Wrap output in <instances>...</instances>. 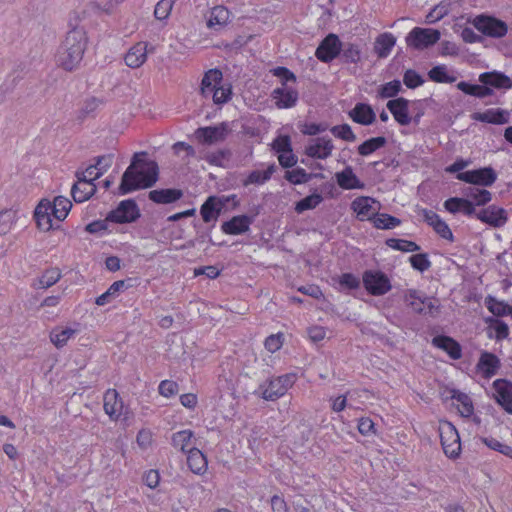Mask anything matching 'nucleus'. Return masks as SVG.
<instances>
[{"label":"nucleus","mask_w":512,"mask_h":512,"mask_svg":"<svg viewBox=\"0 0 512 512\" xmlns=\"http://www.w3.org/2000/svg\"><path fill=\"white\" fill-rule=\"evenodd\" d=\"M80 332V325L75 323L73 326L59 325L54 327L49 334L51 343L61 349Z\"/></svg>","instance_id":"obj_17"},{"label":"nucleus","mask_w":512,"mask_h":512,"mask_svg":"<svg viewBox=\"0 0 512 512\" xmlns=\"http://www.w3.org/2000/svg\"><path fill=\"white\" fill-rule=\"evenodd\" d=\"M500 367L498 357L489 352H483L477 363V371L485 378L494 376Z\"/></svg>","instance_id":"obj_27"},{"label":"nucleus","mask_w":512,"mask_h":512,"mask_svg":"<svg viewBox=\"0 0 512 512\" xmlns=\"http://www.w3.org/2000/svg\"><path fill=\"white\" fill-rule=\"evenodd\" d=\"M363 285L367 292L373 296H382L392 288L389 278L384 273L372 270L363 274Z\"/></svg>","instance_id":"obj_9"},{"label":"nucleus","mask_w":512,"mask_h":512,"mask_svg":"<svg viewBox=\"0 0 512 512\" xmlns=\"http://www.w3.org/2000/svg\"><path fill=\"white\" fill-rule=\"evenodd\" d=\"M477 219L494 228L502 227L508 220L507 211L496 205H490L478 212L475 211Z\"/></svg>","instance_id":"obj_14"},{"label":"nucleus","mask_w":512,"mask_h":512,"mask_svg":"<svg viewBox=\"0 0 512 512\" xmlns=\"http://www.w3.org/2000/svg\"><path fill=\"white\" fill-rule=\"evenodd\" d=\"M53 217L57 222L63 221L71 210V201L64 196H57L51 201Z\"/></svg>","instance_id":"obj_41"},{"label":"nucleus","mask_w":512,"mask_h":512,"mask_svg":"<svg viewBox=\"0 0 512 512\" xmlns=\"http://www.w3.org/2000/svg\"><path fill=\"white\" fill-rule=\"evenodd\" d=\"M409 101L405 98H397L387 103V108L400 125H409L411 117L408 112Z\"/></svg>","instance_id":"obj_26"},{"label":"nucleus","mask_w":512,"mask_h":512,"mask_svg":"<svg viewBox=\"0 0 512 512\" xmlns=\"http://www.w3.org/2000/svg\"><path fill=\"white\" fill-rule=\"evenodd\" d=\"M295 375L286 374L271 379L262 386V397L265 400L274 401L283 396L293 385Z\"/></svg>","instance_id":"obj_8"},{"label":"nucleus","mask_w":512,"mask_h":512,"mask_svg":"<svg viewBox=\"0 0 512 512\" xmlns=\"http://www.w3.org/2000/svg\"><path fill=\"white\" fill-rule=\"evenodd\" d=\"M457 179L476 186H490L496 180V174L492 168H482L460 172Z\"/></svg>","instance_id":"obj_12"},{"label":"nucleus","mask_w":512,"mask_h":512,"mask_svg":"<svg viewBox=\"0 0 512 512\" xmlns=\"http://www.w3.org/2000/svg\"><path fill=\"white\" fill-rule=\"evenodd\" d=\"M432 344L445 351L452 359L457 360L462 356L461 346L453 338L448 336H436L432 339Z\"/></svg>","instance_id":"obj_29"},{"label":"nucleus","mask_w":512,"mask_h":512,"mask_svg":"<svg viewBox=\"0 0 512 512\" xmlns=\"http://www.w3.org/2000/svg\"><path fill=\"white\" fill-rule=\"evenodd\" d=\"M223 74L219 69H210L207 71L201 81L200 92L204 98H210V94L222 87Z\"/></svg>","instance_id":"obj_21"},{"label":"nucleus","mask_w":512,"mask_h":512,"mask_svg":"<svg viewBox=\"0 0 512 512\" xmlns=\"http://www.w3.org/2000/svg\"><path fill=\"white\" fill-rule=\"evenodd\" d=\"M396 44V37L391 33L380 34L374 43V51L380 58L387 57Z\"/></svg>","instance_id":"obj_39"},{"label":"nucleus","mask_w":512,"mask_h":512,"mask_svg":"<svg viewBox=\"0 0 512 512\" xmlns=\"http://www.w3.org/2000/svg\"><path fill=\"white\" fill-rule=\"evenodd\" d=\"M429 77L431 80L438 83H453L456 81V77L449 73L445 65L433 67L429 71Z\"/></svg>","instance_id":"obj_45"},{"label":"nucleus","mask_w":512,"mask_h":512,"mask_svg":"<svg viewBox=\"0 0 512 512\" xmlns=\"http://www.w3.org/2000/svg\"><path fill=\"white\" fill-rule=\"evenodd\" d=\"M465 195L471 199L470 201L473 205H485L486 203L491 201V193L484 189L478 187H468L464 191Z\"/></svg>","instance_id":"obj_44"},{"label":"nucleus","mask_w":512,"mask_h":512,"mask_svg":"<svg viewBox=\"0 0 512 512\" xmlns=\"http://www.w3.org/2000/svg\"><path fill=\"white\" fill-rule=\"evenodd\" d=\"M34 217L37 227L43 231L48 232L56 227L53 217V209L49 199H42L35 208Z\"/></svg>","instance_id":"obj_13"},{"label":"nucleus","mask_w":512,"mask_h":512,"mask_svg":"<svg viewBox=\"0 0 512 512\" xmlns=\"http://www.w3.org/2000/svg\"><path fill=\"white\" fill-rule=\"evenodd\" d=\"M175 0H160L154 9V16L159 21L167 20L171 14Z\"/></svg>","instance_id":"obj_53"},{"label":"nucleus","mask_w":512,"mask_h":512,"mask_svg":"<svg viewBox=\"0 0 512 512\" xmlns=\"http://www.w3.org/2000/svg\"><path fill=\"white\" fill-rule=\"evenodd\" d=\"M187 464L190 470L198 475L206 473L208 462L206 456L197 448L187 453Z\"/></svg>","instance_id":"obj_36"},{"label":"nucleus","mask_w":512,"mask_h":512,"mask_svg":"<svg viewBox=\"0 0 512 512\" xmlns=\"http://www.w3.org/2000/svg\"><path fill=\"white\" fill-rule=\"evenodd\" d=\"M322 200L323 198L320 194L309 195L296 203L295 211L297 213H302L306 210L314 209L322 202Z\"/></svg>","instance_id":"obj_52"},{"label":"nucleus","mask_w":512,"mask_h":512,"mask_svg":"<svg viewBox=\"0 0 512 512\" xmlns=\"http://www.w3.org/2000/svg\"><path fill=\"white\" fill-rule=\"evenodd\" d=\"M334 145L331 139L318 137L311 140L305 148V154L315 159H326L331 156Z\"/></svg>","instance_id":"obj_19"},{"label":"nucleus","mask_w":512,"mask_h":512,"mask_svg":"<svg viewBox=\"0 0 512 512\" xmlns=\"http://www.w3.org/2000/svg\"><path fill=\"white\" fill-rule=\"evenodd\" d=\"M252 217L246 215L234 216L221 226L222 231L229 235H239L247 232L252 224Z\"/></svg>","instance_id":"obj_24"},{"label":"nucleus","mask_w":512,"mask_h":512,"mask_svg":"<svg viewBox=\"0 0 512 512\" xmlns=\"http://www.w3.org/2000/svg\"><path fill=\"white\" fill-rule=\"evenodd\" d=\"M386 144V139L382 136L366 140L358 147V152L362 156L370 155Z\"/></svg>","instance_id":"obj_47"},{"label":"nucleus","mask_w":512,"mask_h":512,"mask_svg":"<svg viewBox=\"0 0 512 512\" xmlns=\"http://www.w3.org/2000/svg\"><path fill=\"white\" fill-rule=\"evenodd\" d=\"M140 217V210L132 199L123 200L119 205L108 213V220L113 223H132Z\"/></svg>","instance_id":"obj_10"},{"label":"nucleus","mask_w":512,"mask_h":512,"mask_svg":"<svg viewBox=\"0 0 512 512\" xmlns=\"http://www.w3.org/2000/svg\"><path fill=\"white\" fill-rule=\"evenodd\" d=\"M335 178L339 187L345 190L363 189L365 186L355 175L351 167H346L344 170L337 172Z\"/></svg>","instance_id":"obj_30"},{"label":"nucleus","mask_w":512,"mask_h":512,"mask_svg":"<svg viewBox=\"0 0 512 512\" xmlns=\"http://www.w3.org/2000/svg\"><path fill=\"white\" fill-rule=\"evenodd\" d=\"M421 214L424 220L433 227L435 232L442 238L453 241V234L449 226L435 212L423 209Z\"/></svg>","instance_id":"obj_23"},{"label":"nucleus","mask_w":512,"mask_h":512,"mask_svg":"<svg viewBox=\"0 0 512 512\" xmlns=\"http://www.w3.org/2000/svg\"><path fill=\"white\" fill-rule=\"evenodd\" d=\"M482 442L489 448L499 451L500 453L504 454L505 456L512 458V447L511 446L503 444L494 438H482Z\"/></svg>","instance_id":"obj_58"},{"label":"nucleus","mask_w":512,"mask_h":512,"mask_svg":"<svg viewBox=\"0 0 512 512\" xmlns=\"http://www.w3.org/2000/svg\"><path fill=\"white\" fill-rule=\"evenodd\" d=\"M338 282L343 289H357L360 285L359 279L351 273L339 276Z\"/></svg>","instance_id":"obj_63"},{"label":"nucleus","mask_w":512,"mask_h":512,"mask_svg":"<svg viewBox=\"0 0 512 512\" xmlns=\"http://www.w3.org/2000/svg\"><path fill=\"white\" fill-rule=\"evenodd\" d=\"M276 166L274 164L267 167L265 170H255L252 171L247 178L244 180L243 184L248 186L250 184L261 185L268 181L272 174L275 172Z\"/></svg>","instance_id":"obj_43"},{"label":"nucleus","mask_w":512,"mask_h":512,"mask_svg":"<svg viewBox=\"0 0 512 512\" xmlns=\"http://www.w3.org/2000/svg\"><path fill=\"white\" fill-rule=\"evenodd\" d=\"M486 306L488 310L496 316L511 315L512 306L503 301H499L493 297L486 298Z\"/></svg>","instance_id":"obj_46"},{"label":"nucleus","mask_w":512,"mask_h":512,"mask_svg":"<svg viewBox=\"0 0 512 512\" xmlns=\"http://www.w3.org/2000/svg\"><path fill=\"white\" fill-rule=\"evenodd\" d=\"M493 387L497 402L512 414V383L499 379L494 382Z\"/></svg>","instance_id":"obj_22"},{"label":"nucleus","mask_w":512,"mask_h":512,"mask_svg":"<svg viewBox=\"0 0 512 512\" xmlns=\"http://www.w3.org/2000/svg\"><path fill=\"white\" fill-rule=\"evenodd\" d=\"M441 34L437 29L431 28H413L406 36V44L415 50H424L440 40Z\"/></svg>","instance_id":"obj_4"},{"label":"nucleus","mask_w":512,"mask_h":512,"mask_svg":"<svg viewBox=\"0 0 512 512\" xmlns=\"http://www.w3.org/2000/svg\"><path fill=\"white\" fill-rule=\"evenodd\" d=\"M409 262L411 266L419 272H425L431 267V262L426 253H418L410 256Z\"/></svg>","instance_id":"obj_56"},{"label":"nucleus","mask_w":512,"mask_h":512,"mask_svg":"<svg viewBox=\"0 0 512 512\" xmlns=\"http://www.w3.org/2000/svg\"><path fill=\"white\" fill-rule=\"evenodd\" d=\"M403 298L408 307L419 314H434L437 312L438 306L432 298L426 297L421 292L409 289L403 294Z\"/></svg>","instance_id":"obj_6"},{"label":"nucleus","mask_w":512,"mask_h":512,"mask_svg":"<svg viewBox=\"0 0 512 512\" xmlns=\"http://www.w3.org/2000/svg\"><path fill=\"white\" fill-rule=\"evenodd\" d=\"M452 3L449 0H444L434 6L430 12L426 15L425 22L427 24H434L441 19H443L446 15H448L451 11Z\"/></svg>","instance_id":"obj_42"},{"label":"nucleus","mask_w":512,"mask_h":512,"mask_svg":"<svg viewBox=\"0 0 512 512\" xmlns=\"http://www.w3.org/2000/svg\"><path fill=\"white\" fill-rule=\"evenodd\" d=\"M438 430L444 453L450 458L458 457L461 451V442L455 426L447 420H440Z\"/></svg>","instance_id":"obj_3"},{"label":"nucleus","mask_w":512,"mask_h":512,"mask_svg":"<svg viewBox=\"0 0 512 512\" xmlns=\"http://www.w3.org/2000/svg\"><path fill=\"white\" fill-rule=\"evenodd\" d=\"M230 158L229 150H216L204 155V159L213 166L225 167Z\"/></svg>","instance_id":"obj_48"},{"label":"nucleus","mask_w":512,"mask_h":512,"mask_svg":"<svg viewBox=\"0 0 512 512\" xmlns=\"http://www.w3.org/2000/svg\"><path fill=\"white\" fill-rule=\"evenodd\" d=\"M232 132L230 123L221 122L215 126H206L196 129L195 138L204 145H214L226 140Z\"/></svg>","instance_id":"obj_5"},{"label":"nucleus","mask_w":512,"mask_h":512,"mask_svg":"<svg viewBox=\"0 0 512 512\" xmlns=\"http://www.w3.org/2000/svg\"><path fill=\"white\" fill-rule=\"evenodd\" d=\"M232 97V86L229 83H225L222 87L215 90L214 93L210 94V98L214 104L222 105L227 103Z\"/></svg>","instance_id":"obj_54"},{"label":"nucleus","mask_w":512,"mask_h":512,"mask_svg":"<svg viewBox=\"0 0 512 512\" xmlns=\"http://www.w3.org/2000/svg\"><path fill=\"white\" fill-rule=\"evenodd\" d=\"M343 55L348 61L356 63L361 58V49L356 44L348 43L344 48Z\"/></svg>","instance_id":"obj_64"},{"label":"nucleus","mask_w":512,"mask_h":512,"mask_svg":"<svg viewBox=\"0 0 512 512\" xmlns=\"http://www.w3.org/2000/svg\"><path fill=\"white\" fill-rule=\"evenodd\" d=\"M88 43L87 33L82 27L67 32L56 54V63L66 71L76 69L83 59Z\"/></svg>","instance_id":"obj_2"},{"label":"nucleus","mask_w":512,"mask_h":512,"mask_svg":"<svg viewBox=\"0 0 512 512\" xmlns=\"http://www.w3.org/2000/svg\"><path fill=\"white\" fill-rule=\"evenodd\" d=\"M103 408L111 420H117L123 414L124 404L115 389H109L104 394Z\"/></svg>","instance_id":"obj_20"},{"label":"nucleus","mask_w":512,"mask_h":512,"mask_svg":"<svg viewBox=\"0 0 512 512\" xmlns=\"http://www.w3.org/2000/svg\"><path fill=\"white\" fill-rule=\"evenodd\" d=\"M135 154L133 161L122 175L119 193L122 195L132 191L153 186L158 180V165L154 161H146Z\"/></svg>","instance_id":"obj_1"},{"label":"nucleus","mask_w":512,"mask_h":512,"mask_svg":"<svg viewBox=\"0 0 512 512\" xmlns=\"http://www.w3.org/2000/svg\"><path fill=\"white\" fill-rule=\"evenodd\" d=\"M451 399L455 401L453 405L462 417H470L473 414V402L467 394L459 390H451Z\"/></svg>","instance_id":"obj_35"},{"label":"nucleus","mask_w":512,"mask_h":512,"mask_svg":"<svg viewBox=\"0 0 512 512\" xmlns=\"http://www.w3.org/2000/svg\"><path fill=\"white\" fill-rule=\"evenodd\" d=\"M479 81L488 87L495 89H510L512 87V80L503 73L492 71L485 72L479 75Z\"/></svg>","instance_id":"obj_25"},{"label":"nucleus","mask_w":512,"mask_h":512,"mask_svg":"<svg viewBox=\"0 0 512 512\" xmlns=\"http://www.w3.org/2000/svg\"><path fill=\"white\" fill-rule=\"evenodd\" d=\"M401 89V83L398 80H394L382 85L379 89V97L391 98L394 97Z\"/></svg>","instance_id":"obj_60"},{"label":"nucleus","mask_w":512,"mask_h":512,"mask_svg":"<svg viewBox=\"0 0 512 512\" xmlns=\"http://www.w3.org/2000/svg\"><path fill=\"white\" fill-rule=\"evenodd\" d=\"M331 132L335 137L341 138L345 141L352 142L356 139L355 134L348 124L334 126L331 129Z\"/></svg>","instance_id":"obj_61"},{"label":"nucleus","mask_w":512,"mask_h":512,"mask_svg":"<svg viewBox=\"0 0 512 512\" xmlns=\"http://www.w3.org/2000/svg\"><path fill=\"white\" fill-rule=\"evenodd\" d=\"M474 27L486 36L502 38L508 32L507 24L495 17L480 15L473 20Z\"/></svg>","instance_id":"obj_7"},{"label":"nucleus","mask_w":512,"mask_h":512,"mask_svg":"<svg viewBox=\"0 0 512 512\" xmlns=\"http://www.w3.org/2000/svg\"><path fill=\"white\" fill-rule=\"evenodd\" d=\"M172 445L183 453L195 449L194 434L191 430H181L172 435Z\"/></svg>","instance_id":"obj_33"},{"label":"nucleus","mask_w":512,"mask_h":512,"mask_svg":"<svg viewBox=\"0 0 512 512\" xmlns=\"http://www.w3.org/2000/svg\"><path fill=\"white\" fill-rule=\"evenodd\" d=\"M16 218L17 212L13 209L0 211V236L7 234L11 230Z\"/></svg>","instance_id":"obj_49"},{"label":"nucleus","mask_w":512,"mask_h":512,"mask_svg":"<svg viewBox=\"0 0 512 512\" xmlns=\"http://www.w3.org/2000/svg\"><path fill=\"white\" fill-rule=\"evenodd\" d=\"M285 178L292 184H301L307 182L310 179V176L303 168H296L291 171H287Z\"/></svg>","instance_id":"obj_59"},{"label":"nucleus","mask_w":512,"mask_h":512,"mask_svg":"<svg viewBox=\"0 0 512 512\" xmlns=\"http://www.w3.org/2000/svg\"><path fill=\"white\" fill-rule=\"evenodd\" d=\"M182 191L178 189H160L149 192V199L155 203L168 204L179 200Z\"/></svg>","instance_id":"obj_40"},{"label":"nucleus","mask_w":512,"mask_h":512,"mask_svg":"<svg viewBox=\"0 0 512 512\" xmlns=\"http://www.w3.org/2000/svg\"><path fill=\"white\" fill-rule=\"evenodd\" d=\"M95 192V183L82 179H77V182L71 188L72 197L74 201L78 203L87 201L95 194Z\"/></svg>","instance_id":"obj_31"},{"label":"nucleus","mask_w":512,"mask_h":512,"mask_svg":"<svg viewBox=\"0 0 512 512\" xmlns=\"http://www.w3.org/2000/svg\"><path fill=\"white\" fill-rule=\"evenodd\" d=\"M271 97L278 109H288L296 105L298 92L296 89L282 83L281 87L275 88L272 91Z\"/></svg>","instance_id":"obj_15"},{"label":"nucleus","mask_w":512,"mask_h":512,"mask_svg":"<svg viewBox=\"0 0 512 512\" xmlns=\"http://www.w3.org/2000/svg\"><path fill=\"white\" fill-rule=\"evenodd\" d=\"M154 442L153 433L151 430L143 428L136 436V443L142 451H146L152 447Z\"/></svg>","instance_id":"obj_57"},{"label":"nucleus","mask_w":512,"mask_h":512,"mask_svg":"<svg viewBox=\"0 0 512 512\" xmlns=\"http://www.w3.org/2000/svg\"><path fill=\"white\" fill-rule=\"evenodd\" d=\"M229 20L230 11L222 5L215 6L209 13L207 26L211 29L219 30L226 26Z\"/></svg>","instance_id":"obj_32"},{"label":"nucleus","mask_w":512,"mask_h":512,"mask_svg":"<svg viewBox=\"0 0 512 512\" xmlns=\"http://www.w3.org/2000/svg\"><path fill=\"white\" fill-rule=\"evenodd\" d=\"M386 244L390 248L403 252H415L420 249V247L415 242L404 239L391 238L386 241Z\"/></svg>","instance_id":"obj_55"},{"label":"nucleus","mask_w":512,"mask_h":512,"mask_svg":"<svg viewBox=\"0 0 512 512\" xmlns=\"http://www.w3.org/2000/svg\"><path fill=\"white\" fill-rule=\"evenodd\" d=\"M152 51L153 48L151 47V49H149V44L147 42H138L125 54V63L132 69L139 68L146 62L148 52Z\"/></svg>","instance_id":"obj_18"},{"label":"nucleus","mask_w":512,"mask_h":512,"mask_svg":"<svg viewBox=\"0 0 512 512\" xmlns=\"http://www.w3.org/2000/svg\"><path fill=\"white\" fill-rule=\"evenodd\" d=\"M472 119L490 124H506L509 122V112L503 109H488L484 112H475Z\"/></svg>","instance_id":"obj_28"},{"label":"nucleus","mask_w":512,"mask_h":512,"mask_svg":"<svg viewBox=\"0 0 512 512\" xmlns=\"http://www.w3.org/2000/svg\"><path fill=\"white\" fill-rule=\"evenodd\" d=\"M444 207L453 214L457 212H462L469 216L475 214V207L469 199L458 197L450 198L445 201Z\"/></svg>","instance_id":"obj_38"},{"label":"nucleus","mask_w":512,"mask_h":512,"mask_svg":"<svg viewBox=\"0 0 512 512\" xmlns=\"http://www.w3.org/2000/svg\"><path fill=\"white\" fill-rule=\"evenodd\" d=\"M349 116L354 122L362 125H370L376 118L371 106L364 103L356 104V106L349 112Z\"/></svg>","instance_id":"obj_34"},{"label":"nucleus","mask_w":512,"mask_h":512,"mask_svg":"<svg viewBox=\"0 0 512 512\" xmlns=\"http://www.w3.org/2000/svg\"><path fill=\"white\" fill-rule=\"evenodd\" d=\"M224 206V202L220 199L211 196L201 207V215L204 222H211L217 220L219 213Z\"/></svg>","instance_id":"obj_37"},{"label":"nucleus","mask_w":512,"mask_h":512,"mask_svg":"<svg viewBox=\"0 0 512 512\" xmlns=\"http://www.w3.org/2000/svg\"><path fill=\"white\" fill-rule=\"evenodd\" d=\"M341 50V42L337 35L329 34L316 49L315 55L322 62H330Z\"/></svg>","instance_id":"obj_16"},{"label":"nucleus","mask_w":512,"mask_h":512,"mask_svg":"<svg viewBox=\"0 0 512 512\" xmlns=\"http://www.w3.org/2000/svg\"><path fill=\"white\" fill-rule=\"evenodd\" d=\"M351 209L360 221L372 220L381 209V205L375 199L368 196H360L351 203Z\"/></svg>","instance_id":"obj_11"},{"label":"nucleus","mask_w":512,"mask_h":512,"mask_svg":"<svg viewBox=\"0 0 512 512\" xmlns=\"http://www.w3.org/2000/svg\"><path fill=\"white\" fill-rule=\"evenodd\" d=\"M61 278V272L57 268L46 270L38 280L39 288L47 289L56 284Z\"/></svg>","instance_id":"obj_51"},{"label":"nucleus","mask_w":512,"mask_h":512,"mask_svg":"<svg viewBox=\"0 0 512 512\" xmlns=\"http://www.w3.org/2000/svg\"><path fill=\"white\" fill-rule=\"evenodd\" d=\"M283 342H284L283 334L277 333V334H272V335L268 336L265 340L264 345H265V348L269 352L275 353L281 349V347L283 346Z\"/></svg>","instance_id":"obj_62"},{"label":"nucleus","mask_w":512,"mask_h":512,"mask_svg":"<svg viewBox=\"0 0 512 512\" xmlns=\"http://www.w3.org/2000/svg\"><path fill=\"white\" fill-rule=\"evenodd\" d=\"M372 221L373 225L377 229H391L398 226L401 223V221L398 218L385 213H378L377 215L373 216Z\"/></svg>","instance_id":"obj_50"}]
</instances>
